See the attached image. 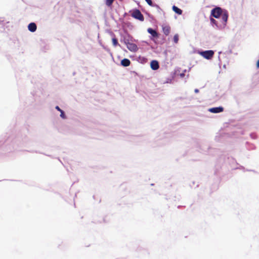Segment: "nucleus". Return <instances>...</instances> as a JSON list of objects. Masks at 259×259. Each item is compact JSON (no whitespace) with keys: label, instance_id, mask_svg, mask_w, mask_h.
Returning a JSON list of instances; mask_svg holds the SVG:
<instances>
[{"label":"nucleus","instance_id":"1","mask_svg":"<svg viewBox=\"0 0 259 259\" xmlns=\"http://www.w3.org/2000/svg\"><path fill=\"white\" fill-rule=\"evenodd\" d=\"M211 16L215 18H219L221 16L223 20V23L225 24L227 21L228 18V14L227 12H223L220 7H216L211 11Z\"/></svg>","mask_w":259,"mask_h":259},{"label":"nucleus","instance_id":"2","mask_svg":"<svg viewBox=\"0 0 259 259\" xmlns=\"http://www.w3.org/2000/svg\"><path fill=\"white\" fill-rule=\"evenodd\" d=\"M131 16L135 19L139 20L141 21H143L144 20V16L139 10H134L131 14Z\"/></svg>","mask_w":259,"mask_h":259},{"label":"nucleus","instance_id":"3","mask_svg":"<svg viewBox=\"0 0 259 259\" xmlns=\"http://www.w3.org/2000/svg\"><path fill=\"white\" fill-rule=\"evenodd\" d=\"M200 54L204 58L207 59H210L213 57L214 55V52L212 50H208L202 52L200 53Z\"/></svg>","mask_w":259,"mask_h":259},{"label":"nucleus","instance_id":"4","mask_svg":"<svg viewBox=\"0 0 259 259\" xmlns=\"http://www.w3.org/2000/svg\"><path fill=\"white\" fill-rule=\"evenodd\" d=\"M126 47L131 52H137L138 50V47L135 44L132 42H127Z\"/></svg>","mask_w":259,"mask_h":259},{"label":"nucleus","instance_id":"5","mask_svg":"<svg viewBox=\"0 0 259 259\" xmlns=\"http://www.w3.org/2000/svg\"><path fill=\"white\" fill-rule=\"evenodd\" d=\"M208 111L211 113H218L224 111V108L222 107H213L208 109Z\"/></svg>","mask_w":259,"mask_h":259},{"label":"nucleus","instance_id":"6","mask_svg":"<svg viewBox=\"0 0 259 259\" xmlns=\"http://www.w3.org/2000/svg\"><path fill=\"white\" fill-rule=\"evenodd\" d=\"M150 66L153 70H157L159 68L158 62L156 60H152L150 63Z\"/></svg>","mask_w":259,"mask_h":259},{"label":"nucleus","instance_id":"7","mask_svg":"<svg viewBox=\"0 0 259 259\" xmlns=\"http://www.w3.org/2000/svg\"><path fill=\"white\" fill-rule=\"evenodd\" d=\"M162 31L164 34L166 35L169 34L170 32V27L167 25H163L162 26Z\"/></svg>","mask_w":259,"mask_h":259},{"label":"nucleus","instance_id":"8","mask_svg":"<svg viewBox=\"0 0 259 259\" xmlns=\"http://www.w3.org/2000/svg\"><path fill=\"white\" fill-rule=\"evenodd\" d=\"M36 28H37L36 25L35 23H34L33 22L30 23L28 26V30L32 32L35 31L36 30Z\"/></svg>","mask_w":259,"mask_h":259},{"label":"nucleus","instance_id":"9","mask_svg":"<svg viewBox=\"0 0 259 259\" xmlns=\"http://www.w3.org/2000/svg\"><path fill=\"white\" fill-rule=\"evenodd\" d=\"M147 31L153 37L157 38L158 37V33L156 30L149 28L148 29Z\"/></svg>","mask_w":259,"mask_h":259},{"label":"nucleus","instance_id":"10","mask_svg":"<svg viewBox=\"0 0 259 259\" xmlns=\"http://www.w3.org/2000/svg\"><path fill=\"white\" fill-rule=\"evenodd\" d=\"M121 64L124 67L129 66L131 64V61L128 59H123L121 61Z\"/></svg>","mask_w":259,"mask_h":259},{"label":"nucleus","instance_id":"11","mask_svg":"<svg viewBox=\"0 0 259 259\" xmlns=\"http://www.w3.org/2000/svg\"><path fill=\"white\" fill-rule=\"evenodd\" d=\"M172 10L177 14L179 15H182V10L178 8L177 7L175 6H173L172 7Z\"/></svg>","mask_w":259,"mask_h":259},{"label":"nucleus","instance_id":"12","mask_svg":"<svg viewBox=\"0 0 259 259\" xmlns=\"http://www.w3.org/2000/svg\"><path fill=\"white\" fill-rule=\"evenodd\" d=\"M114 0H105V4L106 6H107L109 7H111L113 2Z\"/></svg>","mask_w":259,"mask_h":259},{"label":"nucleus","instance_id":"13","mask_svg":"<svg viewBox=\"0 0 259 259\" xmlns=\"http://www.w3.org/2000/svg\"><path fill=\"white\" fill-rule=\"evenodd\" d=\"M112 41L113 45L114 47H116V46H117V45H119H119L118 44V42L117 39L115 37L112 38Z\"/></svg>","mask_w":259,"mask_h":259},{"label":"nucleus","instance_id":"14","mask_svg":"<svg viewBox=\"0 0 259 259\" xmlns=\"http://www.w3.org/2000/svg\"><path fill=\"white\" fill-rule=\"evenodd\" d=\"M179 41V35L178 34H176L174 36V41L175 43L177 44L178 43Z\"/></svg>","mask_w":259,"mask_h":259},{"label":"nucleus","instance_id":"15","mask_svg":"<svg viewBox=\"0 0 259 259\" xmlns=\"http://www.w3.org/2000/svg\"><path fill=\"white\" fill-rule=\"evenodd\" d=\"M210 22H211V23L215 25L216 26L218 25L217 22V21L215 19H214L212 18H210Z\"/></svg>","mask_w":259,"mask_h":259},{"label":"nucleus","instance_id":"16","mask_svg":"<svg viewBox=\"0 0 259 259\" xmlns=\"http://www.w3.org/2000/svg\"><path fill=\"white\" fill-rule=\"evenodd\" d=\"M149 5L153 6V3L151 0H145Z\"/></svg>","mask_w":259,"mask_h":259},{"label":"nucleus","instance_id":"17","mask_svg":"<svg viewBox=\"0 0 259 259\" xmlns=\"http://www.w3.org/2000/svg\"><path fill=\"white\" fill-rule=\"evenodd\" d=\"M60 112H61L60 116L63 118H65L66 117H65L64 111L62 110Z\"/></svg>","mask_w":259,"mask_h":259},{"label":"nucleus","instance_id":"18","mask_svg":"<svg viewBox=\"0 0 259 259\" xmlns=\"http://www.w3.org/2000/svg\"><path fill=\"white\" fill-rule=\"evenodd\" d=\"M56 109L58 110L59 111L61 112V111H62V110H61L60 107L58 106H57L56 107Z\"/></svg>","mask_w":259,"mask_h":259},{"label":"nucleus","instance_id":"19","mask_svg":"<svg viewBox=\"0 0 259 259\" xmlns=\"http://www.w3.org/2000/svg\"><path fill=\"white\" fill-rule=\"evenodd\" d=\"M124 42L125 44V45L126 46L127 42H129L128 40L124 39Z\"/></svg>","mask_w":259,"mask_h":259},{"label":"nucleus","instance_id":"20","mask_svg":"<svg viewBox=\"0 0 259 259\" xmlns=\"http://www.w3.org/2000/svg\"><path fill=\"white\" fill-rule=\"evenodd\" d=\"M256 67L257 68H259V60L257 61L256 63Z\"/></svg>","mask_w":259,"mask_h":259},{"label":"nucleus","instance_id":"21","mask_svg":"<svg viewBox=\"0 0 259 259\" xmlns=\"http://www.w3.org/2000/svg\"><path fill=\"white\" fill-rule=\"evenodd\" d=\"M199 92L198 90V89H195V93H198Z\"/></svg>","mask_w":259,"mask_h":259}]
</instances>
